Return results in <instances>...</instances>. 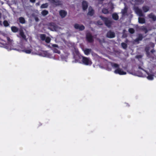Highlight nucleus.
<instances>
[{
    "label": "nucleus",
    "instance_id": "nucleus-1",
    "mask_svg": "<svg viewBox=\"0 0 156 156\" xmlns=\"http://www.w3.org/2000/svg\"><path fill=\"white\" fill-rule=\"evenodd\" d=\"M100 18L104 22L105 25L108 27H110L112 23V22L109 20L106 17H104L102 16H99Z\"/></svg>",
    "mask_w": 156,
    "mask_h": 156
},
{
    "label": "nucleus",
    "instance_id": "nucleus-2",
    "mask_svg": "<svg viewBox=\"0 0 156 156\" xmlns=\"http://www.w3.org/2000/svg\"><path fill=\"white\" fill-rule=\"evenodd\" d=\"M82 61L83 63L85 65L90 66L92 64L91 61L89 58L83 56Z\"/></svg>",
    "mask_w": 156,
    "mask_h": 156
},
{
    "label": "nucleus",
    "instance_id": "nucleus-3",
    "mask_svg": "<svg viewBox=\"0 0 156 156\" xmlns=\"http://www.w3.org/2000/svg\"><path fill=\"white\" fill-rule=\"evenodd\" d=\"M86 39L89 43H92L94 41L93 36L90 33H87L86 34Z\"/></svg>",
    "mask_w": 156,
    "mask_h": 156
},
{
    "label": "nucleus",
    "instance_id": "nucleus-4",
    "mask_svg": "<svg viewBox=\"0 0 156 156\" xmlns=\"http://www.w3.org/2000/svg\"><path fill=\"white\" fill-rule=\"evenodd\" d=\"M134 10L136 13L140 16H144L142 11L138 7H135Z\"/></svg>",
    "mask_w": 156,
    "mask_h": 156
},
{
    "label": "nucleus",
    "instance_id": "nucleus-5",
    "mask_svg": "<svg viewBox=\"0 0 156 156\" xmlns=\"http://www.w3.org/2000/svg\"><path fill=\"white\" fill-rule=\"evenodd\" d=\"M114 73L115 74H119L120 75H125L126 74V72L123 71L122 69L119 68L115 70Z\"/></svg>",
    "mask_w": 156,
    "mask_h": 156
},
{
    "label": "nucleus",
    "instance_id": "nucleus-6",
    "mask_svg": "<svg viewBox=\"0 0 156 156\" xmlns=\"http://www.w3.org/2000/svg\"><path fill=\"white\" fill-rule=\"evenodd\" d=\"M107 37L111 38H113L115 37V33L111 30H110L106 34Z\"/></svg>",
    "mask_w": 156,
    "mask_h": 156
},
{
    "label": "nucleus",
    "instance_id": "nucleus-7",
    "mask_svg": "<svg viewBox=\"0 0 156 156\" xmlns=\"http://www.w3.org/2000/svg\"><path fill=\"white\" fill-rule=\"evenodd\" d=\"M74 27L76 29H79L80 31L83 30L85 29V27L83 25L80 26L79 24L77 23L74 24Z\"/></svg>",
    "mask_w": 156,
    "mask_h": 156
},
{
    "label": "nucleus",
    "instance_id": "nucleus-8",
    "mask_svg": "<svg viewBox=\"0 0 156 156\" xmlns=\"http://www.w3.org/2000/svg\"><path fill=\"white\" fill-rule=\"evenodd\" d=\"M82 5L83 10H85L87 9L88 3L87 1H83L82 2Z\"/></svg>",
    "mask_w": 156,
    "mask_h": 156
},
{
    "label": "nucleus",
    "instance_id": "nucleus-9",
    "mask_svg": "<svg viewBox=\"0 0 156 156\" xmlns=\"http://www.w3.org/2000/svg\"><path fill=\"white\" fill-rule=\"evenodd\" d=\"M56 6H59L61 5V2L59 0H48Z\"/></svg>",
    "mask_w": 156,
    "mask_h": 156
},
{
    "label": "nucleus",
    "instance_id": "nucleus-10",
    "mask_svg": "<svg viewBox=\"0 0 156 156\" xmlns=\"http://www.w3.org/2000/svg\"><path fill=\"white\" fill-rule=\"evenodd\" d=\"M67 12L64 10H60L59 11V15L62 18L65 17L67 15Z\"/></svg>",
    "mask_w": 156,
    "mask_h": 156
},
{
    "label": "nucleus",
    "instance_id": "nucleus-11",
    "mask_svg": "<svg viewBox=\"0 0 156 156\" xmlns=\"http://www.w3.org/2000/svg\"><path fill=\"white\" fill-rule=\"evenodd\" d=\"M48 29L51 30H55V24L53 23H50L48 24Z\"/></svg>",
    "mask_w": 156,
    "mask_h": 156
},
{
    "label": "nucleus",
    "instance_id": "nucleus-12",
    "mask_svg": "<svg viewBox=\"0 0 156 156\" xmlns=\"http://www.w3.org/2000/svg\"><path fill=\"white\" fill-rule=\"evenodd\" d=\"M20 35L21 36V38L23 40L27 41V39L26 38V36L24 34L23 30H21L20 31Z\"/></svg>",
    "mask_w": 156,
    "mask_h": 156
},
{
    "label": "nucleus",
    "instance_id": "nucleus-13",
    "mask_svg": "<svg viewBox=\"0 0 156 156\" xmlns=\"http://www.w3.org/2000/svg\"><path fill=\"white\" fill-rule=\"evenodd\" d=\"M30 47L28 48H25L23 50H22V51L23 52L27 54H30L31 53L32 51V50L31 49V46L30 45Z\"/></svg>",
    "mask_w": 156,
    "mask_h": 156
},
{
    "label": "nucleus",
    "instance_id": "nucleus-14",
    "mask_svg": "<svg viewBox=\"0 0 156 156\" xmlns=\"http://www.w3.org/2000/svg\"><path fill=\"white\" fill-rule=\"evenodd\" d=\"M94 13V11L92 8H89V11L87 13V15L92 16H93Z\"/></svg>",
    "mask_w": 156,
    "mask_h": 156
},
{
    "label": "nucleus",
    "instance_id": "nucleus-15",
    "mask_svg": "<svg viewBox=\"0 0 156 156\" xmlns=\"http://www.w3.org/2000/svg\"><path fill=\"white\" fill-rule=\"evenodd\" d=\"M149 18L152 19L153 21H156V16L153 13H151L148 15Z\"/></svg>",
    "mask_w": 156,
    "mask_h": 156
},
{
    "label": "nucleus",
    "instance_id": "nucleus-16",
    "mask_svg": "<svg viewBox=\"0 0 156 156\" xmlns=\"http://www.w3.org/2000/svg\"><path fill=\"white\" fill-rule=\"evenodd\" d=\"M142 9L144 12H146L149 11L150 9L149 7L147 6H144L142 8Z\"/></svg>",
    "mask_w": 156,
    "mask_h": 156
},
{
    "label": "nucleus",
    "instance_id": "nucleus-17",
    "mask_svg": "<svg viewBox=\"0 0 156 156\" xmlns=\"http://www.w3.org/2000/svg\"><path fill=\"white\" fill-rule=\"evenodd\" d=\"M112 18L115 20H117L119 19V16L116 13H114L112 15Z\"/></svg>",
    "mask_w": 156,
    "mask_h": 156
},
{
    "label": "nucleus",
    "instance_id": "nucleus-18",
    "mask_svg": "<svg viewBox=\"0 0 156 156\" xmlns=\"http://www.w3.org/2000/svg\"><path fill=\"white\" fill-rule=\"evenodd\" d=\"M138 22L140 23L143 24L145 23V20L144 18L139 17Z\"/></svg>",
    "mask_w": 156,
    "mask_h": 156
},
{
    "label": "nucleus",
    "instance_id": "nucleus-19",
    "mask_svg": "<svg viewBox=\"0 0 156 156\" xmlns=\"http://www.w3.org/2000/svg\"><path fill=\"white\" fill-rule=\"evenodd\" d=\"M91 51V49L87 48L84 50V54L87 55H88Z\"/></svg>",
    "mask_w": 156,
    "mask_h": 156
},
{
    "label": "nucleus",
    "instance_id": "nucleus-20",
    "mask_svg": "<svg viewBox=\"0 0 156 156\" xmlns=\"http://www.w3.org/2000/svg\"><path fill=\"white\" fill-rule=\"evenodd\" d=\"M12 31L16 33L18 31V28L16 27L12 26L11 28Z\"/></svg>",
    "mask_w": 156,
    "mask_h": 156
},
{
    "label": "nucleus",
    "instance_id": "nucleus-21",
    "mask_svg": "<svg viewBox=\"0 0 156 156\" xmlns=\"http://www.w3.org/2000/svg\"><path fill=\"white\" fill-rule=\"evenodd\" d=\"M143 38L142 35L141 34H139L138 37L136 38V41H140L142 40Z\"/></svg>",
    "mask_w": 156,
    "mask_h": 156
},
{
    "label": "nucleus",
    "instance_id": "nucleus-22",
    "mask_svg": "<svg viewBox=\"0 0 156 156\" xmlns=\"http://www.w3.org/2000/svg\"><path fill=\"white\" fill-rule=\"evenodd\" d=\"M19 20V22L22 24H24L25 23V20L24 18L23 17H20Z\"/></svg>",
    "mask_w": 156,
    "mask_h": 156
},
{
    "label": "nucleus",
    "instance_id": "nucleus-23",
    "mask_svg": "<svg viewBox=\"0 0 156 156\" xmlns=\"http://www.w3.org/2000/svg\"><path fill=\"white\" fill-rule=\"evenodd\" d=\"M102 12L104 14H107L109 13L108 9L104 8L102 9Z\"/></svg>",
    "mask_w": 156,
    "mask_h": 156
},
{
    "label": "nucleus",
    "instance_id": "nucleus-24",
    "mask_svg": "<svg viewBox=\"0 0 156 156\" xmlns=\"http://www.w3.org/2000/svg\"><path fill=\"white\" fill-rule=\"evenodd\" d=\"M111 66L115 68H117V69L119 68V65L116 63H111Z\"/></svg>",
    "mask_w": 156,
    "mask_h": 156
},
{
    "label": "nucleus",
    "instance_id": "nucleus-25",
    "mask_svg": "<svg viewBox=\"0 0 156 156\" xmlns=\"http://www.w3.org/2000/svg\"><path fill=\"white\" fill-rule=\"evenodd\" d=\"M48 3H45L42 4L41 6V8L42 9L47 8L48 6Z\"/></svg>",
    "mask_w": 156,
    "mask_h": 156
},
{
    "label": "nucleus",
    "instance_id": "nucleus-26",
    "mask_svg": "<svg viewBox=\"0 0 156 156\" xmlns=\"http://www.w3.org/2000/svg\"><path fill=\"white\" fill-rule=\"evenodd\" d=\"M141 30L143 31H144L145 34L147 33L148 32V30L146 27L145 26H142L141 28Z\"/></svg>",
    "mask_w": 156,
    "mask_h": 156
},
{
    "label": "nucleus",
    "instance_id": "nucleus-27",
    "mask_svg": "<svg viewBox=\"0 0 156 156\" xmlns=\"http://www.w3.org/2000/svg\"><path fill=\"white\" fill-rule=\"evenodd\" d=\"M48 11L45 10H44L42 11L41 12V14L43 16H45L47 15L48 14Z\"/></svg>",
    "mask_w": 156,
    "mask_h": 156
},
{
    "label": "nucleus",
    "instance_id": "nucleus-28",
    "mask_svg": "<svg viewBox=\"0 0 156 156\" xmlns=\"http://www.w3.org/2000/svg\"><path fill=\"white\" fill-rule=\"evenodd\" d=\"M121 46L122 48L124 49H126L127 47V45L126 43L122 42L121 43Z\"/></svg>",
    "mask_w": 156,
    "mask_h": 156
},
{
    "label": "nucleus",
    "instance_id": "nucleus-29",
    "mask_svg": "<svg viewBox=\"0 0 156 156\" xmlns=\"http://www.w3.org/2000/svg\"><path fill=\"white\" fill-rule=\"evenodd\" d=\"M40 38L42 41H44L46 38V35L45 34H41L40 35Z\"/></svg>",
    "mask_w": 156,
    "mask_h": 156
},
{
    "label": "nucleus",
    "instance_id": "nucleus-30",
    "mask_svg": "<svg viewBox=\"0 0 156 156\" xmlns=\"http://www.w3.org/2000/svg\"><path fill=\"white\" fill-rule=\"evenodd\" d=\"M3 24L4 26L5 27H7L9 26V23L8 22L7 20H4L3 22Z\"/></svg>",
    "mask_w": 156,
    "mask_h": 156
},
{
    "label": "nucleus",
    "instance_id": "nucleus-31",
    "mask_svg": "<svg viewBox=\"0 0 156 156\" xmlns=\"http://www.w3.org/2000/svg\"><path fill=\"white\" fill-rule=\"evenodd\" d=\"M53 51L56 53H57L58 54H60V51L57 49L55 48H53L52 49Z\"/></svg>",
    "mask_w": 156,
    "mask_h": 156
},
{
    "label": "nucleus",
    "instance_id": "nucleus-32",
    "mask_svg": "<svg viewBox=\"0 0 156 156\" xmlns=\"http://www.w3.org/2000/svg\"><path fill=\"white\" fill-rule=\"evenodd\" d=\"M51 40V38L49 37H46L44 40L46 43H48L50 42Z\"/></svg>",
    "mask_w": 156,
    "mask_h": 156
},
{
    "label": "nucleus",
    "instance_id": "nucleus-33",
    "mask_svg": "<svg viewBox=\"0 0 156 156\" xmlns=\"http://www.w3.org/2000/svg\"><path fill=\"white\" fill-rule=\"evenodd\" d=\"M128 31L131 34H133L135 32L133 28H129L128 30Z\"/></svg>",
    "mask_w": 156,
    "mask_h": 156
},
{
    "label": "nucleus",
    "instance_id": "nucleus-34",
    "mask_svg": "<svg viewBox=\"0 0 156 156\" xmlns=\"http://www.w3.org/2000/svg\"><path fill=\"white\" fill-rule=\"evenodd\" d=\"M147 78L149 80H153L154 79L153 75L152 74L149 75L147 77Z\"/></svg>",
    "mask_w": 156,
    "mask_h": 156
},
{
    "label": "nucleus",
    "instance_id": "nucleus-35",
    "mask_svg": "<svg viewBox=\"0 0 156 156\" xmlns=\"http://www.w3.org/2000/svg\"><path fill=\"white\" fill-rule=\"evenodd\" d=\"M7 39L8 43L10 44H12V42L13 41L12 40H11L9 37H7Z\"/></svg>",
    "mask_w": 156,
    "mask_h": 156
},
{
    "label": "nucleus",
    "instance_id": "nucleus-36",
    "mask_svg": "<svg viewBox=\"0 0 156 156\" xmlns=\"http://www.w3.org/2000/svg\"><path fill=\"white\" fill-rule=\"evenodd\" d=\"M142 2V0H135V3L137 4H140Z\"/></svg>",
    "mask_w": 156,
    "mask_h": 156
},
{
    "label": "nucleus",
    "instance_id": "nucleus-37",
    "mask_svg": "<svg viewBox=\"0 0 156 156\" xmlns=\"http://www.w3.org/2000/svg\"><path fill=\"white\" fill-rule=\"evenodd\" d=\"M98 41L99 42L101 43H105V40L104 38H103L102 39H98Z\"/></svg>",
    "mask_w": 156,
    "mask_h": 156
},
{
    "label": "nucleus",
    "instance_id": "nucleus-38",
    "mask_svg": "<svg viewBox=\"0 0 156 156\" xmlns=\"http://www.w3.org/2000/svg\"><path fill=\"white\" fill-rule=\"evenodd\" d=\"M150 48L149 47H147L145 48V51L146 52H148L149 51Z\"/></svg>",
    "mask_w": 156,
    "mask_h": 156
},
{
    "label": "nucleus",
    "instance_id": "nucleus-39",
    "mask_svg": "<svg viewBox=\"0 0 156 156\" xmlns=\"http://www.w3.org/2000/svg\"><path fill=\"white\" fill-rule=\"evenodd\" d=\"M51 46L54 47V48H58V46L57 44H51Z\"/></svg>",
    "mask_w": 156,
    "mask_h": 156
},
{
    "label": "nucleus",
    "instance_id": "nucleus-40",
    "mask_svg": "<svg viewBox=\"0 0 156 156\" xmlns=\"http://www.w3.org/2000/svg\"><path fill=\"white\" fill-rule=\"evenodd\" d=\"M150 46L152 48H153L154 46V45L153 43H151L150 44Z\"/></svg>",
    "mask_w": 156,
    "mask_h": 156
},
{
    "label": "nucleus",
    "instance_id": "nucleus-41",
    "mask_svg": "<svg viewBox=\"0 0 156 156\" xmlns=\"http://www.w3.org/2000/svg\"><path fill=\"white\" fill-rule=\"evenodd\" d=\"M155 52V51L154 50V49H152L151 51V52L152 53H153L154 52Z\"/></svg>",
    "mask_w": 156,
    "mask_h": 156
},
{
    "label": "nucleus",
    "instance_id": "nucleus-42",
    "mask_svg": "<svg viewBox=\"0 0 156 156\" xmlns=\"http://www.w3.org/2000/svg\"><path fill=\"white\" fill-rule=\"evenodd\" d=\"M30 2L32 3H34L35 2L36 0H30Z\"/></svg>",
    "mask_w": 156,
    "mask_h": 156
},
{
    "label": "nucleus",
    "instance_id": "nucleus-43",
    "mask_svg": "<svg viewBox=\"0 0 156 156\" xmlns=\"http://www.w3.org/2000/svg\"><path fill=\"white\" fill-rule=\"evenodd\" d=\"M146 53L147 56H148L150 55V53L149 52V51H148V52H146Z\"/></svg>",
    "mask_w": 156,
    "mask_h": 156
},
{
    "label": "nucleus",
    "instance_id": "nucleus-44",
    "mask_svg": "<svg viewBox=\"0 0 156 156\" xmlns=\"http://www.w3.org/2000/svg\"><path fill=\"white\" fill-rule=\"evenodd\" d=\"M98 23L100 25H102V23H101V22H99V21L98 22Z\"/></svg>",
    "mask_w": 156,
    "mask_h": 156
},
{
    "label": "nucleus",
    "instance_id": "nucleus-45",
    "mask_svg": "<svg viewBox=\"0 0 156 156\" xmlns=\"http://www.w3.org/2000/svg\"><path fill=\"white\" fill-rule=\"evenodd\" d=\"M138 68L140 69H141L142 70H144L140 66H139L138 67Z\"/></svg>",
    "mask_w": 156,
    "mask_h": 156
},
{
    "label": "nucleus",
    "instance_id": "nucleus-46",
    "mask_svg": "<svg viewBox=\"0 0 156 156\" xmlns=\"http://www.w3.org/2000/svg\"><path fill=\"white\" fill-rule=\"evenodd\" d=\"M126 10H124L123 12H122V13L123 14H124L125 13H126Z\"/></svg>",
    "mask_w": 156,
    "mask_h": 156
},
{
    "label": "nucleus",
    "instance_id": "nucleus-47",
    "mask_svg": "<svg viewBox=\"0 0 156 156\" xmlns=\"http://www.w3.org/2000/svg\"><path fill=\"white\" fill-rule=\"evenodd\" d=\"M35 19L36 21H38L39 20V19H38V18H36Z\"/></svg>",
    "mask_w": 156,
    "mask_h": 156
},
{
    "label": "nucleus",
    "instance_id": "nucleus-48",
    "mask_svg": "<svg viewBox=\"0 0 156 156\" xmlns=\"http://www.w3.org/2000/svg\"><path fill=\"white\" fill-rule=\"evenodd\" d=\"M39 2H38V3H36V4L37 5H39Z\"/></svg>",
    "mask_w": 156,
    "mask_h": 156
},
{
    "label": "nucleus",
    "instance_id": "nucleus-49",
    "mask_svg": "<svg viewBox=\"0 0 156 156\" xmlns=\"http://www.w3.org/2000/svg\"><path fill=\"white\" fill-rule=\"evenodd\" d=\"M98 0L100 1H102L103 0Z\"/></svg>",
    "mask_w": 156,
    "mask_h": 156
},
{
    "label": "nucleus",
    "instance_id": "nucleus-50",
    "mask_svg": "<svg viewBox=\"0 0 156 156\" xmlns=\"http://www.w3.org/2000/svg\"><path fill=\"white\" fill-rule=\"evenodd\" d=\"M41 124H40V125H39V126H41Z\"/></svg>",
    "mask_w": 156,
    "mask_h": 156
}]
</instances>
